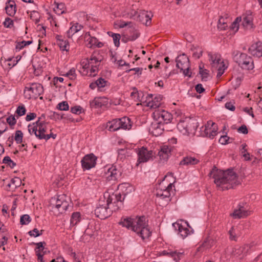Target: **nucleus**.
<instances>
[{"instance_id":"2f4dec72","label":"nucleus","mask_w":262,"mask_h":262,"mask_svg":"<svg viewBox=\"0 0 262 262\" xmlns=\"http://www.w3.org/2000/svg\"><path fill=\"white\" fill-rule=\"evenodd\" d=\"M83 28V26L78 23H75L71 26L67 32L68 37H71L74 34L81 30Z\"/></svg>"},{"instance_id":"13d9d810","label":"nucleus","mask_w":262,"mask_h":262,"mask_svg":"<svg viewBox=\"0 0 262 262\" xmlns=\"http://www.w3.org/2000/svg\"><path fill=\"white\" fill-rule=\"evenodd\" d=\"M82 108L80 106H76L71 108V112L75 114H79L81 112Z\"/></svg>"},{"instance_id":"6e6552de","label":"nucleus","mask_w":262,"mask_h":262,"mask_svg":"<svg viewBox=\"0 0 262 262\" xmlns=\"http://www.w3.org/2000/svg\"><path fill=\"white\" fill-rule=\"evenodd\" d=\"M42 85L38 83H29L25 88L24 95L26 98H36L43 93Z\"/></svg>"},{"instance_id":"f03ea898","label":"nucleus","mask_w":262,"mask_h":262,"mask_svg":"<svg viewBox=\"0 0 262 262\" xmlns=\"http://www.w3.org/2000/svg\"><path fill=\"white\" fill-rule=\"evenodd\" d=\"M119 224L136 232L143 239L148 238L151 233L145 217L142 216L135 218L122 219Z\"/></svg>"},{"instance_id":"864d4df0","label":"nucleus","mask_w":262,"mask_h":262,"mask_svg":"<svg viewBox=\"0 0 262 262\" xmlns=\"http://www.w3.org/2000/svg\"><path fill=\"white\" fill-rule=\"evenodd\" d=\"M42 231V230H41L40 232H39V231L37 229L34 228L33 230L30 231L29 232V234L31 236H34L36 237L41 235Z\"/></svg>"},{"instance_id":"f3484780","label":"nucleus","mask_w":262,"mask_h":262,"mask_svg":"<svg viewBox=\"0 0 262 262\" xmlns=\"http://www.w3.org/2000/svg\"><path fill=\"white\" fill-rule=\"evenodd\" d=\"M106 201L110 203L111 205L112 204L113 207H115L116 210H117L122 205V202L124 200V197L122 199V196L120 193L114 195L112 194L110 195L108 194L106 196Z\"/></svg>"},{"instance_id":"6ab92c4d","label":"nucleus","mask_w":262,"mask_h":262,"mask_svg":"<svg viewBox=\"0 0 262 262\" xmlns=\"http://www.w3.org/2000/svg\"><path fill=\"white\" fill-rule=\"evenodd\" d=\"M253 17L252 12L250 11H246L243 15V18H242V26L246 29H251L253 26Z\"/></svg>"},{"instance_id":"bb28decb","label":"nucleus","mask_w":262,"mask_h":262,"mask_svg":"<svg viewBox=\"0 0 262 262\" xmlns=\"http://www.w3.org/2000/svg\"><path fill=\"white\" fill-rule=\"evenodd\" d=\"M173 226L176 229H178L179 234L183 238L186 237L190 234V231L189 229L179 223H174L173 224Z\"/></svg>"},{"instance_id":"c756f323","label":"nucleus","mask_w":262,"mask_h":262,"mask_svg":"<svg viewBox=\"0 0 262 262\" xmlns=\"http://www.w3.org/2000/svg\"><path fill=\"white\" fill-rule=\"evenodd\" d=\"M199 160L192 157H186L180 162V165H193L198 164Z\"/></svg>"},{"instance_id":"e2e57ef3","label":"nucleus","mask_w":262,"mask_h":262,"mask_svg":"<svg viewBox=\"0 0 262 262\" xmlns=\"http://www.w3.org/2000/svg\"><path fill=\"white\" fill-rule=\"evenodd\" d=\"M98 67L99 66H91V69H90V73L91 75H92L93 76L96 75V72L98 71Z\"/></svg>"},{"instance_id":"5701e85b","label":"nucleus","mask_w":262,"mask_h":262,"mask_svg":"<svg viewBox=\"0 0 262 262\" xmlns=\"http://www.w3.org/2000/svg\"><path fill=\"white\" fill-rule=\"evenodd\" d=\"M137 13V12L135 11L134 14L132 13V16H135ZM151 16L152 15H151L150 13H149L147 11L145 10H140L138 13L137 19L143 23H144L145 21V24L147 25L148 21H150L151 20Z\"/></svg>"},{"instance_id":"774afa93","label":"nucleus","mask_w":262,"mask_h":262,"mask_svg":"<svg viewBox=\"0 0 262 262\" xmlns=\"http://www.w3.org/2000/svg\"><path fill=\"white\" fill-rule=\"evenodd\" d=\"M229 137L227 136H223L219 139V142L222 144H225L227 143Z\"/></svg>"},{"instance_id":"de8ad7c7","label":"nucleus","mask_w":262,"mask_h":262,"mask_svg":"<svg viewBox=\"0 0 262 262\" xmlns=\"http://www.w3.org/2000/svg\"><path fill=\"white\" fill-rule=\"evenodd\" d=\"M31 220L30 216L28 214H24L20 217V223L21 225L28 224Z\"/></svg>"},{"instance_id":"dca6fc26","label":"nucleus","mask_w":262,"mask_h":262,"mask_svg":"<svg viewBox=\"0 0 262 262\" xmlns=\"http://www.w3.org/2000/svg\"><path fill=\"white\" fill-rule=\"evenodd\" d=\"M172 186L173 184L171 183H169L167 187H163L160 184L159 188L157 189V196L162 199H166L167 201H170V191L172 190Z\"/></svg>"},{"instance_id":"4be33fe9","label":"nucleus","mask_w":262,"mask_h":262,"mask_svg":"<svg viewBox=\"0 0 262 262\" xmlns=\"http://www.w3.org/2000/svg\"><path fill=\"white\" fill-rule=\"evenodd\" d=\"M249 52L254 56H262V42H257L252 44L249 48Z\"/></svg>"},{"instance_id":"c9c22d12","label":"nucleus","mask_w":262,"mask_h":262,"mask_svg":"<svg viewBox=\"0 0 262 262\" xmlns=\"http://www.w3.org/2000/svg\"><path fill=\"white\" fill-rule=\"evenodd\" d=\"M102 60L101 56L96 53L93 54L90 58V66H99Z\"/></svg>"},{"instance_id":"a19ab883","label":"nucleus","mask_w":262,"mask_h":262,"mask_svg":"<svg viewBox=\"0 0 262 262\" xmlns=\"http://www.w3.org/2000/svg\"><path fill=\"white\" fill-rule=\"evenodd\" d=\"M54 3L56 5V8H54L55 12L58 15L63 13L65 9L64 5L62 3L59 4L56 2Z\"/></svg>"},{"instance_id":"20e7f679","label":"nucleus","mask_w":262,"mask_h":262,"mask_svg":"<svg viewBox=\"0 0 262 262\" xmlns=\"http://www.w3.org/2000/svg\"><path fill=\"white\" fill-rule=\"evenodd\" d=\"M48 123L39 117L38 120L32 124L28 125V131L30 135L34 134L39 139H44L47 131Z\"/></svg>"},{"instance_id":"09e8293b","label":"nucleus","mask_w":262,"mask_h":262,"mask_svg":"<svg viewBox=\"0 0 262 262\" xmlns=\"http://www.w3.org/2000/svg\"><path fill=\"white\" fill-rule=\"evenodd\" d=\"M80 65L82 67V69L85 71V70H88L90 66V59L84 58L80 61Z\"/></svg>"},{"instance_id":"393cba45","label":"nucleus","mask_w":262,"mask_h":262,"mask_svg":"<svg viewBox=\"0 0 262 262\" xmlns=\"http://www.w3.org/2000/svg\"><path fill=\"white\" fill-rule=\"evenodd\" d=\"M84 38H86V40L88 41V46L89 48H92L94 46L100 48L103 46V43L99 42L97 38L91 36L89 32L85 33Z\"/></svg>"},{"instance_id":"4d7b16f0","label":"nucleus","mask_w":262,"mask_h":262,"mask_svg":"<svg viewBox=\"0 0 262 262\" xmlns=\"http://www.w3.org/2000/svg\"><path fill=\"white\" fill-rule=\"evenodd\" d=\"M7 122L10 125H14L16 124V121L15 117L13 115H11L7 118Z\"/></svg>"},{"instance_id":"79ce46f5","label":"nucleus","mask_w":262,"mask_h":262,"mask_svg":"<svg viewBox=\"0 0 262 262\" xmlns=\"http://www.w3.org/2000/svg\"><path fill=\"white\" fill-rule=\"evenodd\" d=\"M242 21L241 17H237L230 26V29L234 32L238 31L239 29V23Z\"/></svg>"},{"instance_id":"0e129e2a","label":"nucleus","mask_w":262,"mask_h":262,"mask_svg":"<svg viewBox=\"0 0 262 262\" xmlns=\"http://www.w3.org/2000/svg\"><path fill=\"white\" fill-rule=\"evenodd\" d=\"M24 43L22 41L17 42L16 45L15 49L16 51H19L25 47Z\"/></svg>"},{"instance_id":"bf43d9fd","label":"nucleus","mask_w":262,"mask_h":262,"mask_svg":"<svg viewBox=\"0 0 262 262\" xmlns=\"http://www.w3.org/2000/svg\"><path fill=\"white\" fill-rule=\"evenodd\" d=\"M97 86L99 88H103L105 86L106 81L103 78H99L96 81Z\"/></svg>"},{"instance_id":"6e6d98bb","label":"nucleus","mask_w":262,"mask_h":262,"mask_svg":"<svg viewBox=\"0 0 262 262\" xmlns=\"http://www.w3.org/2000/svg\"><path fill=\"white\" fill-rule=\"evenodd\" d=\"M202 50L201 49H196L192 54V56L195 59L199 58L202 55Z\"/></svg>"},{"instance_id":"b1692460","label":"nucleus","mask_w":262,"mask_h":262,"mask_svg":"<svg viewBox=\"0 0 262 262\" xmlns=\"http://www.w3.org/2000/svg\"><path fill=\"white\" fill-rule=\"evenodd\" d=\"M172 149L171 146L166 145L162 146L158 152V156L161 160L166 161L171 155Z\"/></svg>"},{"instance_id":"f8f14e48","label":"nucleus","mask_w":262,"mask_h":262,"mask_svg":"<svg viewBox=\"0 0 262 262\" xmlns=\"http://www.w3.org/2000/svg\"><path fill=\"white\" fill-rule=\"evenodd\" d=\"M236 62L238 66L244 70H250L254 67L253 60L245 53H241Z\"/></svg>"},{"instance_id":"ddd939ff","label":"nucleus","mask_w":262,"mask_h":262,"mask_svg":"<svg viewBox=\"0 0 262 262\" xmlns=\"http://www.w3.org/2000/svg\"><path fill=\"white\" fill-rule=\"evenodd\" d=\"M217 126L211 120L208 121L204 126L202 127L201 132L203 135L210 138H213L217 133Z\"/></svg>"},{"instance_id":"7c9ffc66","label":"nucleus","mask_w":262,"mask_h":262,"mask_svg":"<svg viewBox=\"0 0 262 262\" xmlns=\"http://www.w3.org/2000/svg\"><path fill=\"white\" fill-rule=\"evenodd\" d=\"M118 189L122 191V193L124 195L131 193L134 190L132 186L126 183L119 184L118 186Z\"/></svg>"},{"instance_id":"1a4fd4ad","label":"nucleus","mask_w":262,"mask_h":262,"mask_svg":"<svg viewBox=\"0 0 262 262\" xmlns=\"http://www.w3.org/2000/svg\"><path fill=\"white\" fill-rule=\"evenodd\" d=\"M247 204L246 202H239L236 208L234 209L230 216L234 219H244L251 214V211L247 208Z\"/></svg>"},{"instance_id":"39448f33","label":"nucleus","mask_w":262,"mask_h":262,"mask_svg":"<svg viewBox=\"0 0 262 262\" xmlns=\"http://www.w3.org/2000/svg\"><path fill=\"white\" fill-rule=\"evenodd\" d=\"M110 203L106 201V194H104V197L100 199L99 205L94 211L96 216L101 220L107 218L112 211L116 210L115 207H110Z\"/></svg>"},{"instance_id":"cd10ccee","label":"nucleus","mask_w":262,"mask_h":262,"mask_svg":"<svg viewBox=\"0 0 262 262\" xmlns=\"http://www.w3.org/2000/svg\"><path fill=\"white\" fill-rule=\"evenodd\" d=\"M5 10L7 14L11 16H13L16 13V5L14 1H8L6 3Z\"/></svg>"},{"instance_id":"a878e982","label":"nucleus","mask_w":262,"mask_h":262,"mask_svg":"<svg viewBox=\"0 0 262 262\" xmlns=\"http://www.w3.org/2000/svg\"><path fill=\"white\" fill-rule=\"evenodd\" d=\"M56 39L57 44L61 51L68 52L69 50L70 46L67 40H64L62 37L59 35L56 36Z\"/></svg>"},{"instance_id":"9d476101","label":"nucleus","mask_w":262,"mask_h":262,"mask_svg":"<svg viewBox=\"0 0 262 262\" xmlns=\"http://www.w3.org/2000/svg\"><path fill=\"white\" fill-rule=\"evenodd\" d=\"M152 115L155 120L162 124L170 123L173 119L171 114L162 109L156 110Z\"/></svg>"},{"instance_id":"72a5a7b5","label":"nucleus","mask_w":262,"mask_h":262,"mask_svg":"<svg viewBox=\"0 0 262 262\" xmlns=\"http://www.w3.org/2000/svg\"><path fill=\"white\" fill-rule=\"evenodd\" d=\"M119 119L120 129H129L131 128L132 125L129 118L124 117Z\"/></svg>"},{"instance_id":"412c9836","label":"nucleus","mask_w":262,"mask_h":262,"mask_svg":"<svg viewBox=\"0 0 262 262\" xmlns=\"http://www.w3.org/2000/svg\"><path fill=\"white\" fill-rule=\"evenodd\" d=\"M160 255H165L172 258V262H179L183 255V252L172 251L171 250H164L160 254Z\"/></svg>"},{"instance_id":"5fc2aeb1","label":"nucleus","mask_w":262,"mask_h":262,"mask_svg":"<svg viewBox=\"0 0 262 262\" xmlns=\"http://www.w3.org/2000/svg\"><path fill=\"white\" fill-rule=\"evenodd\" d=\"M3 24L5 27L11 28L13 25V20L11 18L7 17L5 19Z\"/></svg>"},{"instance_id":"ea45409f","label":"nucleus","mask_w":262,"mask_h":262,"mask_svg":"<svg viewBox=\"0 0 262 262\" xmlns=\"http://www.w3.org/2000/svg\"><path fill=\"white\" fill-rule=\"evenodd\" d=\"M107 34L109 36L112 37L114 45L116 47H118L120 46V39L121 36L119 34L114 33L112 32H108Z\"/></svg>"},{"instance_id":"69168bd1","label":"nucleus","mask_w":262,"mask_h":262,"mask_svg":"<svg viewBox=\"0 0 262 262\" xmlns=\"http://www.w3.org/2000/svg\"><path fill=\"white\" fill-rule=\"evenodd\" d=\"M225 107L227 109L230 110L231 111H234L235 109L234 105L230 102H227L225 104Z\"/></svg>"},{"instance_id":"c85d7f7f","label":"nucleus","mask_w":262,"mask_h":262,"mask_svg":"<svg viewBox=\"0 0 262 262\" xmlns=\"http://www.w3.org/2000/svg\"><path fill=\"white\" fill-rule=\"evenodd\" d=\"M119 119H113L112 121H108L106 124V128L108 129L109 131L115 132L120 129V126L119 124Z\"/></svg>"},{"instance_id":"a18cd8bd","label":"nucleus","mask_w":262,"mask_h":262,"mask_svg":"<svg viewBox=\"0 0 262 262\" xmlns=\"http://www.w3.org/2000/svg\"><path fill=\"white\" fill-rule=\"evenodd\" d=\"M235 230L236 229L234 228V227H232L228 232L229 234V238L231 241H237V235L235 232Z\"/></svg>"},{"instance_id":"3c124183","label":"nucleus","mask_w":262,"mask_h":262,"mask_svg":"<svg viewBox=\"0 0 262 262\" xmlns=\"http://www.w3.org/2000/svg\"><path fill=\"white\" fill-rule=\"evenodd\" d=\"M57 108L61 111H68L69 106L67 101H63L58 104Z\"/></svg>"},{"instance_id":"a211bd4d","label":"nucleus","mask_w":262,"mask_h":262,"mask_svg":"<svg viewBox=\"0 0 262 262\" xmlns=\"http://www.w3.org/2000/svg\"><path fill=\"white\" fill-rule=\"evenodd\" d=\"M152 95H148L146 100V106L150 107V108L156 109L160 107L161 104V101L162 100V97L161 95L156 96L154 99H150L152 98Z\"/></svg>"},{"instance_id":"338daca9","label":"nucleus","mask_w":262,"mask_h":262,"mask_svg":"<svg viewBox=\"0 0 262 262\" xmlns=\"http://www.w3.org/2000/svg\"><path fill=\"white\" fill-rule=\"evenodd\" d=\"M195 89L196 91L200 94L203 93L205 91V89H204L202 84H198L195 86Z\"/></svg>"},{"instance_id":"c03bdc74","label":"nucleus","mask_w":262,"mask_h":262,"mask_svg":"<svg viewBox=\"0 0 262 262\" xmlns=\"http://www.w3.org/2000/svg\"><path fill=\"white\" fill-rule=\"evenodd\" d=\"M23 133L21 130H18L15 132V140L17 143H21L23 141Z\"/></svg>"},{"instance_id":"2eb2a0df","label":"nucleus","mask_w":262,"mask_h":262,"mask_svg":"<svg viewBox=\"0 0 262 262\" xmlns=\"http://www.w3.org/2000/svg\"><path fill=\"white\" fill-rule=\"evenodd\" d=\"M97 159V158L93 154L85 155L81 161L83 169L89 170L94 167L96 164Z\"/></svg>"},{"instance_id":"4c0bfd02","label":"nucleus","mask_w":262,"mask_h":262,"mask_svg":"<svg viewBox=\"0 0 262 262\" xmlns=\"http://www.w3.org/2000/svg\"><path fill=\"white\" fill-rule=\"evenodd\" d=\"M20 184L21 180L19 178L15 177L11 180L10 183L7 184V187L15 189L17 187L20 186Z\"/></svg>"},{"instance_id":"f704fd0d","label":"nucleus","mask_w":262,"mask_h":262,"mask_svg":"<svg viewBox=\"0 0 262 262\" xmlns=\"http://www.w3.org/2000/svg\"><path fill=\"white\" fill-rule=\"evenodd\" d=\"M229 21V19L228 16H226L225 17L223 16L220 17L219 21L217 27L221 30H225L228 27V23Z\"/></svg>"},{"instance_id":"603ef678","label":"nucleus","mask_w":262,"mask_h":262,"mask_svg":"<svg viewBox=\"0 0 262 262\" xmlns=\"http://www.w3.org/2000/svg\"><path fill=\"white\" fill-rule=\"evenodd\" d=\"M90 105L91 107H101L102 104L100 102V99L99 98H95L90 102Z\"/></svg>"},{"instance_id":"9b49d317","label":"nucleus","mask_w":262,"mask_h":262,"mask_svg":"<svg viewBox=\"0 0 262 262\" xmlns=\"http://www.w3.org/2000/svg\"><path fill=\"white\" fill-rule=\"evenodd\" d=\"M177 67L183 71L185 76L190 77L189 75V61L188 57L184 54L178 56L176 60Z\"/></svg>"},{"instance_id":"7ed1b4c3","label":"nucleus","mask_w":262,"mask_h":262,"mask_svg":"<svg viewBox=\"0 0 262 262\" xmlns=\"http://www.w3.org/2000/svg\"><path fill=\"white\" fill-rule=\"evenodd\" d=\"M49 206L54 212H57L58 214L62 213L67 209L69 202L65 195H56L51 198Z\"/></svg>"},{"instance_id":"aec40b11","label":"nucleus","mask_w":262,"mask_h":262,"mask_svg":"<svg viewBox=\"0 0 262 262\" xmlns=\"http://www.w3.org/2000/svg\"><path fill=\"white\" fill-rule=\"evenodd\" d=\"M163 131V124L156 120L152 122L149 128V132L151 134L155 136L158 137L162 135Z\"/></svg>"},{"instance_id":"8fccbe9b","label":"nucleus","mask_w":262,"mask_h":262,"mask_svg":"<svg viewBox=\"0 0 262 262\" xmlns=\"http://www.w3.org/2000/svg\"><path fill=\"white\" fill-rule=\"evenodd\" d=\"M26 112V108L24 105L18 106L16 109V113L19 116H21L25 114Z\"/></svg>"},{"instance_id":"4468645a","label":"nucleus","mask_w":262,"mask_h":262,"mask_svg":"<svg viewBox=\"0 0 262 262\" xmlns=\"http://www.w3.org/2000/svg\"><path fill=\"white\" fill-rule=\"evenodd\" d=\"M138 162L144 163L152 159L154 155L152 150H148L147 148L142 147L139 148L137 151Z\"/></svg>"},{"instance_id":"680f3d73","label":"nucleus","mask_w":262,"mask_h":262,"mask_svg":"<svg viewBox=\"0 0 262 262\" xmlns=\"http://www.w3.org/2000/svg\"><path fill=\"white\" fill-rule=\"evenodd\" d=\"M238 131L244 134H247L248 133L247 127L245 125H243L239 127L238 129Z\"/></svg>"},{"instance_id":"f257e3e1","label":"nucleus","mask_w":262,"mask_h":262,"mask_svg":"<svg viewBox=\"0 0 262 262\" xmlns=\"http://www.w3.org/2000/svg\"><path fill=\"white\" fill-rule=\"evenodd\" d=\"M209 175L214 179L216 186L222 190L233 188L239 184L237 176L233 170L224 171L214 167Z\"/></svg>"},{"instance_id":"37998d69","label":"nucleus","mask_w":262,"mask_h":262,"mask_svg":"<svg viewBox=\"0 0 262 262\" xmlns=\"http://www.w3.org/2000/svg\"><path fill=\"white\" fill-rule=\"evenodd\" d=\"M63 75L69 78L71 80H75L76 78L75 69L74 68H72Z\"/></svg>"},{"instance_id":"58836bf2","label":"nucleus","mask_w":262,"mask_h":262,"mask_svg":"<svg viewBox=\"0 0 262 262\" xmlns=\"http://www.w3.org/2000/svg\"><path fill=\"white\" fill-rule=\"evenodd\" d=\"M81 216L80 214L78 212H74L71 218V225L75 226L80 221Z\"/></svg>"},{"instance_id":"e433bc0d","label":"nucleus","mask_w":262,"mask_h":262,"mask_svg":"<svg viewBox=\"0 0 262 262\" xmlns=\"http://www.w3.org/2000/svg\"><path fill=\"white\" fill-rule=\"evenodd\" d=\"M36 247L35 249L36 253H42L43 254L47 253V249L45 248L46 243L45 242L35 243Z\"/></svg>"},{"instance_id":"0eeeda50","label":"nucleus","mask_w":262,"mask_h":262,"mask_svg":"<svg viewBox=\"0 0 262 262\" xmlns=\"http://www.w3.org/2000/svg\"><path fill=\"white\" fill-rule=\"evenodd\" d=\"M197 123L191 119L186 118L180 121L177 124V128L183 135H188L195 132L198 126Z\"/></svg>"},{"instance_id":"423d86ee","label":"nucleus","mask_w":262,"mask_h":262,"mask_svg":"<svg viewBox=\"0 0 262 262\" xmlns=\"http://www.w3.org/2000/svg\"><path fill=\"white\" fill-rule=\"evenodd\" d=\"M209 60L211 68L217 70V77H220L224 73L227 67L222 59L220 54L217 53H208Z\"/></svg>"},{"instance_id":"473e14b6","label":"nucleus","mask_w":262,"mask_h":262,"mask_svg":"<svg viewBox=\"0 0 262 262\" xmlns=\"http://www.w3.org/2000/svg\"><path fill=\"white\" fill-rule=\"evenodd\" d=\"M119 171L117 169L115 166H112L107 170V179L109 180H116L118 176Z\"/></svg>"},{"instance_id":"49530a36","label":"nucleus","mask_w":262,"mask_h":262,"mask_svg":"<svg viewBox=\"0 0 262 262\" xmlns=\"http://www.w3.org/2000/svg\"><path fill=\"white\" fill-rule=\"evenodd\" d=\"M3 162L9 165L11 168H13L16 166V163L12 161L9 156L5 157L3 159Z\"/></svg>"},{"instance_id":"052dcab7","label":"nucleus","mask_w":262,"mask_h":262,"mask_svg":"<svg viewBox=\"0 0 262 262\" xmlns=\"http://www.w3.org/2000/svg\"><path fill=\"white\" fill-rule=\"evenodd\" d=\"M36 117V115L34 113H30L27 115L26 117V120L27 121H30L31 120H33Z\"/></svg>"}]
</instances>
